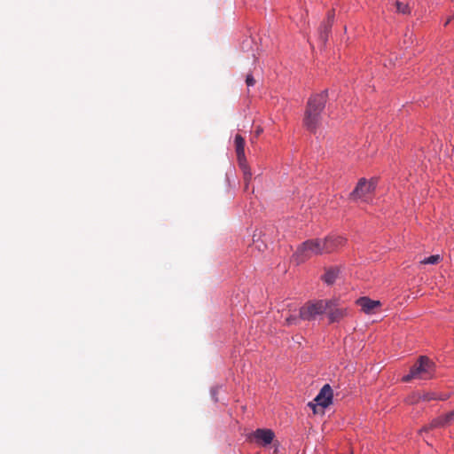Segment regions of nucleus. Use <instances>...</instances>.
Wrapping results in <instances>:
<instances>
[{
	"label": "nucleus",
	"mask_w": 454,
	"mask_h": 454,
	"mask_svg": "<svg viewBox=\"0 0 454 454\" xmlns=\"http://www.w3.org/2000/svg\"><path fill=\"white\" fill-rule=\"evenodd\" d=\"M357 304L364 312L372 313L376 308L380 307V302L379 301L371 300L368 297H361L357 300Z\"/></svg>",
	"instance_id": "11"
},
{
	"label": "nucleus",
	"mask_w": 454,
	"mask_h": 454,
	"mask_svg": "<svg viewBox=\"0 0 454 454\" xmlns=\"http://www.w3.org/2000/svg\"><path fill=\"white\" fill-rule=\"evenodd\" d=\"M333 23V13H329L327 20L322 24L319 31V37L323 43H325L327 41L328 34L330 33Z\"/></svg>",
	"instance_id": "12"
},
{
	"label": "nucleus",
	"mask_w": 454,
	"mask_h": 454,
	"mask_svg": "<svg viewBox=\"0 0 454 454\" xmlns=\"http://www.w3.org/2000/svg\"><path fill=\"white\" fill-rule=\"evenodd\" d=\"M445 420L449 422V424L454 420V410L446 413L445 415Z\"/></svg>",
	"instance_id": "20"
},
{
	"label": "nucleus",
	"mask_w": 454,
	"mask_h": 454,
	"mask_svg": "<svg viewBox=\"0 0 454 454\" xmlns=\"http://www.w3.org/2000/svg\"><path fill=\"white\" fill-rule=\"evenodd\" d=\"M245 145L246 142L244 137L241 135L237 134L234 137L235 152L237 154L239 166L240 167L244 174L245 190H247L249 182L251 181L252 178V173L247 161L245 154Z\"/></svg>",
	"instance_id": "4"
},
{
	"label": "nucleus",
	"mask_w": 454,
	"mask_h": 454,
	"mask_svg": "<svg viewBox=\"0 0 454 454\" xmlns=\"http://www.w3.org/2000/svg\"><path fill=\"white\" fill-rule=\"evenodd\" d=\"M262 132V129L258 127L255 130V136L258 137Z\"/></svg>",
	"instance_id": "21"
},
{
	"label": "nucleus",
	"mask_w": 454,
	"mask_h": 454,
	"mask_svg": "<svg viewBox=\"0 0 454 454\" xmlns=\"http://www.w3.org/2000/svg\"><path fill=\"white\" fill-rule=\"evenodd\" d=\"M346 239L341 236H329L323 240L325 253H332L344 246Z\"/></svg>",
	"instance_id": "10"
},
{
	"label": "nucleus",
	"mask_w": 454,
	"mask_h": 454,
	"mask_svg": "<svg viewBox=\"0 0 454 454\" xmlns=\"http://www.w3.org/2000/svg\"><path fill=\"white\" fill-rule=\"evenodd\" d=\"M447 397L446 396H441L439 397V399L441 400H445ZM435 399H438V397L436 396V395L434 393H424V394H418L417 395V399L414 401V402H418V401H431V400H435Z\"/></svg>",
	"instance_id": "15"
},
{
	"label": "nucleus",
	"mask_w": 454,
	"mask_h": 454,
	"mask_svg": "<svg viewBox=\"0 0 454 454\" xmlns=\"http://www.w3.org/2000/svg\"><path fill=\"white\" fill-rule=\"evenodd\" d=\"M435 364L427 356H419L417 362L411 367L410 372L403 376L402 380L409 382L411 380H430L434 376Z\"/></svg>",
	"instance_id": "2"
},
{
	"label": "nucleus",
	"mask_w": 454,
	"mask_h": 454,
	"mask_svg": "<svg viewBox=\"0 0 454 454\" xmlns=\"http://www.w3.org/2000/svg\"><path fill=\"white\" fill-rule=\"evenodd\" d=\"M325 253L323 240L311 239L303 242L296 250L294 254L298 263L304 262L313 255L322 254Z\"/></svg>",
	"instance_id": "3"
},
{
	"label": "nucleus",
	"mask_w": 454,
	"mask_h": 454,
	"mask_svg": "<svg viewBox=\"0 0 454 454\" xmlns=\"http://www.w3.org/2000/svg\"><path fill=\"white\" fill-rule=\"evenodd\" d=\"M441 260V256L439 254H434L429 257L423 259L420 263L422 264H437Z\"/></svg>",
	"instance_id": "17"
},
{
	"label": "nucleus",
	"mask_w": 454,
	"mask_h": 454,
	"mask_svg": "<svg viewBox=\"0 0 454 454\" xmlns=\"http://www.w3.org/2000/svg\"><path fill=\"white\" fill-rule=\"evenodd\" d=\"M329 306L327 307L326 314L330 323L340 321L347 315L345 308L340 306L336 300H328Z\"/></svg>",
	"instance_id": "8"
},
{
	"label": "nucleus",
	"mask_w": 454,
	"mask_h": 454,
	"mask_svg": "<svg viewBox=\"0 0 454 454\" xmlns=\"http://www.w3.org/2000/svg\"><path fill=\"white\" fill-rule=\"evenodd\" d=\"M278 447H275V450H274V451H273V454H277V453H278Z\"/></svg>",
	"instance_id": "23"
},
{
	"label": "nucleus",
	"mask_w": 454,
	"mask_h": 454,
	"mask_svg": "<svg viewBox=\"0 0 454 454\" xmlns=\"http://www.w3.org/2000/svg\"><path fill=\"white\" fill-rule=\"evenodd\" d=\"M301 319V318L300 315L299 316L291 315L286 318L285 325L287 326L297 325H299Z\"/></svg>",
	"instance_id": "16"
},
{
	"label": "nucleus",
	"mask_w": 454,
	"mask_h": 454,
	"mask_svg": "<svg viewBox=\"0 0 454 454\" xmlns=\"http://www.w3.org/2000/svg\"><path fill=\"white\" fill-rule=\"evenodd\" d=\"M246 83H247V87H251L255 84V80L252 74H249L247 75Z\"/></svg>",
	"instance_id": "19"
},
{
	"label": "nucleus",
	"mask_w": 454,
	"mask_h": 454,
	"mask_svg": "<svg viewBox=\"0 0 454 454\" xmlns=\"http://www.w3.org/2000/svg\"><path fill=\"white\" fill-rule=\"evenodd\" d=\"M274 432L270 429H256L250 434L249 439L254 440L258 444L268 445L271 443L274 439Z\"/></svg>",
	"instance_id": "9"
},
{
	"label": "nucleus",
	"mask_w": 454,
	"mask_h": 454,
	"mask_svg": "<svg viewBox=\"0 0 454 454\" xmlns=\"http://www.w3.org/2000/svg\"><path fill=\"white\" fill-rule=\"evenodd\" d=\"M452 18H453V17H450V18L446 20V22H445L444 26H447V25L450 22V20H452Z\"/></svg>",
	"instance_id": "22"
},
{
	"label": "nucleus",
	"mask_w": 454,
	"mask_h": 454,
	"mask_svg": "<svg viewBox=\"0 0 454 454\" xmlns=\"http://www.w3.org/2000/svg\"><path fill=\"white\" fill-rule=\"evenodd\" d=\"M376 184L377 182L374 179L370 181H367L365 178L359 179L356 186L349 195L350 200L368 202L376 189Z\"/></svg>",
	"instance_id": "5"
},
{
	"label": "nucleus",
	"mask_w": 454,
	"mask_h": 454,
	"mask_svg": "<svg viewBox=\"0 0 454 454\" xmlns=\"http://www.w3.org/2000/svg\"><path fill=\"white\" fill-rule=\"evenodd\" d=\"M333 401V389L329 384H325L320 389L318 395L315 397V403H309V405L313 409L316 413V407L321 406L322 408L328 407Z\"/></svg>",
	"instance_id": "7"
},
{
	"label": "nucleus",
	"mask_w": 454,
	"mask_h": 454,
	"mask_svg": "<svg viewBox=\"0 0 454 454\" xmlns=\"http://www.w3.org/2000/svg\"><path fill=\"white\" fill-rule=\"evenodd\" d=\"M395 4H396L397 12L399 13H403V14L410 13V7L408 4L398 2V1L395 3Z\"/></svg>",
	"instance_id": "18"
},
{
	"label": "nucleus",
	"mask_w": 454,
	"mask_h": 454,
	"mask_svg": "<svg viewBox=\"0 0 454 454\" xmlns=\"http://www.w3.org/2000/svg\"><path fill=\"white\" fill-rule=\"evenodd\" d=\"M339 274V270L337 268H331L326 270L325 275L323 276V280L327 285H332L334 283L335 279L337 278Z\"/></svg>",
	"instance_id": "14"
},
{
	"label": "nucleus",
	"mask_w": 454,
	"mask_h": 454,
	"mask_svg": "<svg viewBox=\"0 0 454 454\" xmlns=\"http://www.w3.org/2000/svg\"><path fill=\"white\" fill-rule=\"evenodd\" d=\"M448 424H449V422L447 420H445V416L442 415V416L434 419L428 426H425L422 428V431L427 432V431L436 428V427H445Z\"/></svg>",
	"instance_id": "13"
},
{
	"label": "nucleus",
	"mask_w": 454,
	"mask_h": 454,
	"mask_svg": "<svg viewBox=\"0 0 454 454\" xmlns=\"http://www.w3.org/2000/svg\"><path fill=\"white\" fill-rule=\"evenodd\" d=\"M328 306V300L307 302L300 309V317L302 320H313L317 316L326 313Z\"/></svg>",
	"instance_id": "6"
},
{
	"label": "nucleus",
	"mask_w": 454,
	"mask_h": 454,
	"mask_svg": "<svg viewBox=\"0 0 454 454\" xmlns=\"http://www.w3.org/2000/svg\"><path fill=\"white\" fill-rule=\"evenodd\" d=\"M327 100V91L311 96L306 106L303 125L310 132L315 133L321 123V114Z\"/></svg>",
	"instance_id": "1"
}]
</instances>
